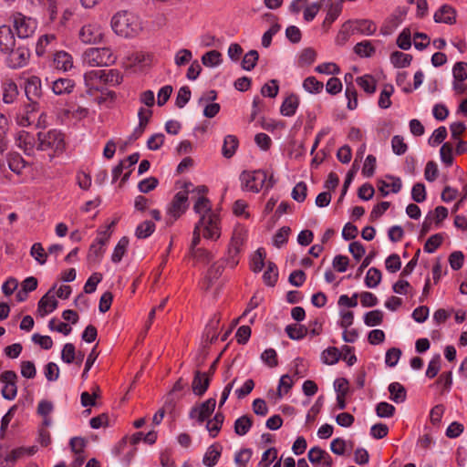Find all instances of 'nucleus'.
I'll return each instance as SVG.
<instances>
[{
    "mask_svg": "<svg viewBox=\"0 0 467 467\" xmlns=\"http://www.w3.org/2000/svg\"><path fill=\"white\" fill-rule=\"evenodd\" d=\"M111 27L117 35L124 37L135 36L142 30L139 17L127 11L117 13L112 17Z\"/></svg>",
    "mask_w": 467,
    "mask_h": 467,
    "instance_id": "nucleus-1",
    "label": "nucleus"
},
{
    "mask_svg": "<svg viewBox=\"0 0 467 467\" xmlns=\"http://www.w3.org/2000/svg\"><path fill=\"white\" fill-rule=\"evenodd\" d=\"M66 149L65 136L61 130L53 129L48 131H40L37 133L38 150H52L53 154H49L50 158L61 154Z\"/></svg>",
    "mask_w": 467,
    "mask_h": 467,
    "instance_id": "nucleus-2",
    "label": "nucleus"
},
{
    "mask_svg": "<svg viewBox=\"0 0 467 467\" xmlns=\"http://www.w3.org/2000/svg\"><path fill=\"white\" fill-rule=\"evenodd\" d=\"M24 89L28 104V112H37L40 109V100L44 96L42 81L37 76H30L24 81Z\"/></svg>",
    "mask_w": 467,
    "mask_h": 467,
    "instance_id": "nucleus-3",
    "label": "nucleus"
},
{
    "mask_svg": "<svg viewBox=\"0 0 467 467\" xmlns=\"http://www.w3.org/2000/svg\"><path fill=\"white\" fill-rule=\"evenodd\" d=\"M117 57L109 47H89L83 54L84 62L90 67H108L115 63Z\"/></svg>",
    "mask_w": 467,
    "mask_h": 467,
    "instance_id": "nucleus-4",
    "label": "nucleus"
},
{
    "mask_svg": "<svg viewBox=\"0 0 467 467\" xmlns=\"http://www.w3.org/2000/svg\"><path fill=\"white\" fill-rule=\"evenodd\" d=\"M10 19L19 38L29 37L36 29V21L32 17L26 16L22 13L16 12L13 14Z\"/></svg>",
    "mask_w": 467,
    "mask_h": 467,
    "instance_id": "nucleus-5",
    "label": "nucleus"
},
{
    "mask_svg": "<svg viewBox=\"0 0 467 467\" xmlns=\"http://www.w3.org/2000/svg\"><path fill=\"white\" fill-rule=\"evenodd\" d=\"M242 188L253 192H259L265 186L267 180V173L265 171L257 170L252 172L244 171L240 175Z\"/></svg>",
    "mask_w": 467,
    "mask_h": 467,
    "instance_id": "nucleus-6",
    "label": "nucleus"
},
{
    "mask_svg": "<svg viewBox=\"0 0 467 467\" xmlns=\"http://www.w3.org/2000/svg\"><path fill=\"white\" fill-rule=\"evenodd\" d=\"M4 55L6 56L5 61L10 68H21L27 65L30 57V51L25 45H15L12 50Z\"/></svg>",
    "mask_w": 467,
    "mask_h": 467,
    "instance_id": "nucleus-7",
    "label": "nucleus"
},
{
    "mask_svg": "<svg viewBox=\"0 0 467 467\" xmlns=\"http://www.w3.org/2000/svg\"><path fill=\"white\" fill-rule=\"evenodd\" d=\"M220 218L216 213L202 214L196 224L203 227V237L217 240L221 236Z\"/></svg>",
    "mask_w": 467,
    "mask_h": 467,
    "instance_id": "nucleus-8",
    "label": "nucleus"
},
{
    "mask_svg": "<svg viewBox=\"0 0 467 467\" xmlns=\"http://www.w3.org/2000/svg\"><path fill=\"white\" fill-rule=\"evenodd\" d=\"M189 207V198L186 196V192H178L172 198L167 213L168 215L171 218L167 222L168 224H172L176 220H178L188 209Z\"/></svg>",
    "mask_w": 467,
    "mask_h": 467,
    "instance_id": "nucleus-9",
    "label": "nucleus"
},
{
    "mask_svg": "<svg viewBox=\"0 0 467 467\" xmlns=\"http://www.w3.org/2000/svg\"><path fill=\"white\" fill-rule=\"evenodd\" d=\"M17 375L14 370H5L0 375V382L4 384L1 394L5 400H13L17 394Z\"/></svg>",
    "mask_w": 467,
    "mask_h": 467,
    "instance_id": "nucleus-10",
    "label": "nucleus"
},
{
    "mask_svg": "<svg viewBox=\"0 0 467 467\" xmlns=\"http://www.w3.org/2000/svg\"><path fill=\"white\" fill-rule=\"evenodd\" d=\"M215 406L216 400L210 398L199 406L192 407L190 410L189 417L191 419H196L198 422L202 423L210 418L214 411Z\"/></svg>",
    "mask_w": 467,
    "mask_h": 467,
    "instance_id": "nucleus-11",
    "label": "nucleus"
},
{
    "mask_svg": "<svg viewBox=\"0 0 467 467\" xmlns=\"http://www.w3.org/2000/svg\"><path fill=\"white\" fill-rule=\"evenodd\" d=\"M210 376H207V373L201 372L199 369L194 371L192 389L196 396L202 397L204 395L210 386Z\"/></svg>",
    "mask_w": 467,
    "mask_h": 467,
    "instance_id": "nucleus-12",
    "label": "nucleus"
},
{
    "mask_svg": "<svg viewBox=\"0 0 467 467\" xmlns=\"http://www.w3.org/2000/svg\"><path fill=\"white\" fill-rule=\"evenodd\" d=\"M16 45L15 35L10 26L3 25L0 26V52L7 53Z\"/></svg>",
    "mask_w": 467,
    "mask_h": 467,
    "instance_id": "nucleus-13",
    "label": "nucleus"
},
{
    "mask_svg": "<svg viewBox=\"0 0 467 467\" xmlns=\"http://www.w3.org/2000/svg\"><path fill=\"white\" fill-rule=\"evenodd\" d=\"M101 37V30L95 25H86L79 31V39L85 44L97 43Z\"/></svg>",
    "mask_w": 467,
    "mask_h": 467,
    "instance_id": "nucleus-14",
    "label": "nucleus"
},
{
    "mask_svg": "<svg viewBox=\"0 0 467 467\" xmlns=\"http://www.w3.org/2000/svg\"><path fill=\"white\" fill-rule=\"evenodd\" d=\"M433 18L436 23L452 25L456 22V11L451 5H443L436 11Z\"/></svg>",
    "mask_w": 467,
    "mask_h": 467,
    "instance_id": "nucleus-15",
    "label": "nucleus"
},
{
    "mask_svg": "<svg viewBox=\"0 0 467 467\" xmlns=\"http://www.w3.org/2000/svg\"><path fill=\"white\" fill-rule=\"evenodd\" d=\"M16 142L17 147L22 149L26 155H31L34 151L35 138L29 132L22 130L16 134Z\"/></svg>",
    "mask_w": 467,
    "mask_h": 467,
    "instance_id": "nucleus-16",
    "label": "nucleus"
},
{
    "mask_svg": "<svg viewBox=\"0 0 467 467\" xmlns=\"http://www.w3.org/2000/svg\"><path fill=\"white\" fill-rule=\"evenodd\" d=\"M75 88L74 80L70 78H57L51 83V89L55 95L70 94Z\"/></svg>",
    "mask_w": 467,
    "mask_h": 467,
    "instance_id": "nucleus-17",
    "label": "nucleus"
},
{
    "mask_svg": "<svg viewBox=\"0 0 467 467\" xmlns=\"http://www.w3.org/2000/svg\"><path fill=\"white\" fill-rule=\"evenodd\" d=\"M49 292H47L45 296H43L38 301L37 305V312L41 317L47 315L48 313L53 312L58 305L57 300L54 296H49Z\"/></svg>",
    "mask_w": 467,
    "mask_h": 467,
    "instance_id": "nucleus-18",
    "label": "nucleus"
},
{
    "mask_svg": "<svg viewBox=\"0 0 467 467\" xmlns=\"http://www.w3.org/2000/svg\"><path fill=\"white\" fill-rule=\"evenodd\" d=\"M299 106V98L297 95L292 93L283 101L280 112L283 116L292 117L296 114V111Z\"/></svg>",
    "mask_w": 467,
    "mask_h": 467,
    "instance_id": "nucleus-19",
    "label": "nucleus"
},
{
    "mask_svg": "<svg viewBox=\"0 0 467 467\" xmlns=\"http://www.w3.org/2000/svg\"><path fill=\"white\" fill-rule=\"evenodd\" d=\"M9 169L16 174H22L23 170L27 166V162L17 152H11L6 157Z\"/></svg>",
    "mask_w": 467,
    "mask_h": 467,
    "instance_id": "nucleus-20",
    "label": "nucleus"
},
{
    "mask_svg": "<svg viewBox=\"0 0 467 467\" xmlns=\"http://www.w3.org/2000/svg\"><path fill=\"white\" fill-rule=\"evenodd\" d=\"M221 453V445L217 443L211 445L203 456V464L207 467H213L218 462Z\"/></svg>",
    "mask_w": 467,
    "mask_h": 467,
    "instance_id": "nucleus-21",
    "label": "nucleus"
},
{
    "mask_svg": "<svg viewBox=\"0 0 467 467\" xmlns=\"http://www.w3.org/2000/svg\"><path fill=\"white\" fill-rule=\"evenodd\" d=\"M220 319L216 316H214L207 324L203 337L206 344H213L216 341L218 337V327H219Z\"/></svg>",
    "mask_w": 467,
    "mask_h": 467,
    "instance_id": "nucleus-22",
    "label": "nucleus"
},
{
    "mask_svg": "<svg viewBox=\"0 0 467 467\" xmlns=\"http://www.w3.org/2000/svg\"><path fill=\"white\" fill-rule=\"evenodd\" d=\"M94 88L100 91V95L95 99V101L99 105H106L107 108H111L117 98L116 92L104 88L103 87H95Z\"/></svg>",
    "mask_w": 467,
    "mask_h": 467,
    "instance_id": "nucleus-23",
    "label": "nucleus"
},
{
    "mask_svg": "<svg viewBox=\"0 0 467 467\" xmlns=\"http://www.w3.org/2000/svg\"><path fill=\"white\" fill-rule=\"evenodd\" d=\"M390 400L395 403H402L407 399L406 389L399 382H392L388 387Z\"/></svg>",
    "mask_w": 467,
    "mask_h": 467,
    "instance_id": "nucleus-24",
    "label": "nucleus"
},
{
    "mask_svg": "<svg viewBox=\"0 0 467 467\" xmlns=\"http://www.w3.org/2000/svg\"><path fill=\"white\" fill-rule=\"evenodd\" d=\"M3 101L6 104L13 103L18 96V88L14 81L8 80L3 83Z\"/></svg>",
    "mask_w": 467,
    "mask_h": 467,
    "instance_id": "nucleus-25",
    "label": "nucleus"
},
{
    "mask_svg": "<svg viewBox=\"0 0 467 467\" xmlns=\"http://www.w3.org/2000/svg\"><path fill=\"white\" fill-rule=\"evenodd\" d=\"M355 32H358L363 35L371 36L377 30L376 24L368 19H358L353 21Z\"/></svg>",
    "mask_w": 467,
    "mask_h": 467,
    "instance_id": "nucleus-26",
    "label": "nucleus"
},
{
    "mask_svg": "<svg viewBox=\"0 0 467 467\" xmlns=\"http://www.w3.org/2000/svg\"><path fill=\"white\" fill-rule=\"evenodd\" d=\"M354 23L352 20L345 22L336 37L337 45L343 46L349 39L350 36L355 33Z\"/></svg>",
    "mask_w": 467,
    "mask_h": 467,
    "instance_id": "nucleus-27",
    "label": "nucleus"
},
{
    "mask_svg": "<svg viewBox=\"0 0 467 467\" xmlns=\"http://www.w3.org/2000/svg\"><path fill=\"white\" fill-rule=\"evenodd\" d=\"M54 64L57 68L67 71L73 67L72 57L65 51L57 52L54 57Z\"/></svg>",
    "mask_w": 467,
    "mask_h": 467,
    "instance_id": "nucleus-28",
    "label": "nucleus"
},
{
    "mask_svg": "<svg viewBox=\"0 0 467 467\" xmlns=\"http://www.w3.org/2000/svg\"><path fill=\"white\" fill-rule=\"evenodd\" d=\"M238 139L234 135H227L224 138L222 153L224 158L230 159L233 157L238 148Z\"/></svg>",
    "mask_w": 467,
    "mask_h": 467,
    "instance_id": "nucleus-29",
    "label": "nucleus"
},
{
    "mask_svg": "<svg viewBox=\"0 0 467 467\" xmlns=\"http://www.w3.org/2000/svg\"><path fill=\"white\" fill-rule=\"evenodd\" d=\"M342 8V5L337 2L335 5H331V8L327 10V16L322 24V27L326 32L330 28L331 25L340 16Z\"/></svg>",
    "mask_w": 467,
    "mask_h": 467,
    "instance_id": "nucleus-30",
    "label": "nucleus"
},
{
    "mask_svg": "<svg viewBox=\"0 0 467 467\" xmlns=\"http://www.w3.org/2000/svg\"><path fill=\"white\" fill-rule=\"evenodd\" d=\"M224 420V415L223 412L218 411L213 420H208L206 423V429L208 430L211 437L215 438L222 429Z\"/></svg>",
    "mask_w": 467,
    "mask_h": 467,
    "instance_id": "nucleus-31",
    "label": "nucleus"
},
{
    "mask_svg": "<svg viewBox=\"0 0 467 467\" xmlns=\"http://www.w3.org/2000/svg\"><path fill=\"white\" fill-rule=\"evenodd\" d=\"M253 426L251 416L244 415L234 421V432L239 436L245 435Z\"/></svg>",
    "mask_w": 467,
    "mask_h": 467,
    "instance_id": "nucleus-32",
    "label": "nucleus"
},
{
    "mask_svg": "<svg viewBox=\"0 0 467 467\" xmlns=\"http://www.w3.org/2000/svg\"><path fill=\"white\" fill-rule=\"evenodd\" d=\"M265 251L264 248H258L253 254L250 261V268L254 273H259L264 268L265 263Z\"/></svg>",
    "mask_w": 467,
    "mask_h": 467,
    "instance_id": "nucleus-33",
    "label": "nucleus"
},
{
    "mask_svg": "<svg viewBox=\"0 0 467 467\" xmlns=\"http://www.w3.org/2000/svg\"><path fill=\"white\" fill-rule=\"evenodd\" d=\"M289 338L293 340H300L308 333V329L304 325L291 324L285 328Z\"/></svg>",
    "mask_w": 467,
    "mask_h": 467,
    "instance_id": "nucleus-34",
    "label": "nucleus"
},
{
    "mask_svg": "<svg viewBox=\"0 0 467 467\" xmlns=\"http://www.w3.org/2000/svg\"><path fill=\"white\" fill-rule=\"evenodd\" d=\"M412 56L400 51H394L390 55V61L395 67H406L411 63Z\"/></svg>",
    "mask_w": 467,
    "mask_h": 467,
    "instance_id": "nucleus-35",
    "label": "nucleus"
},
{
    "mask_svg": "<svg viewBox=\"0 0 467 467\" xmlns=\"http://www.w3.org/2000/svg\"><path fill=\"white\" fill-rule=\"evenodd\" d=\"M129 242L130 241L127 236H123L122 238L119 239L111 255V260L113 263L117 264L121 261L122 257L127 252Z\"/></svg>",
    "mask_w": 467,
    "mask_h": 467,
    "instance_id": "nucleus-36",
    "label": "nucleus"
},
{
    "mask_svg": "<svg viewBox=\"0 0 467 467\" xmlns=\"http://www.w3.org/2000/svg\"><path fill=\"white\" fill-rule=\"evenodd\" d=\"M357 84L368 94H373L376 91V80L371 75H364L356 79Z\"/></svg>",
    "mask_w": 467,
    "mask_h": 467,
    "instance_id": "nucleus-37",
    "label": "nucleus"
},
{
    "mask_svg": "<svg viewBox=\"0 0 467 467\" xmlns=\"http://www.w3.org/2000/svg\"><path fill=\"white\" fill-rule=\"evenodd\" d=\"M327 456H330L329 453L318 446L311 448L307 452V458L314 465L324 462Z\"/></svg>",
    "mask_w": 467,
    "mask_h": 467,
    "instance_id": "nucleus-38",
    "label": "nucleus"
},
{
    "mask_svg": "<svg viewBox=\"0 0 467 467\" xmlns=\"http://www.w3.org/2000/svg\"><path fill=\"white\" fill-rule=\"evenodd\" d=\"M354 52L361 57H372L376 49L368 40L361 41L354 47Z\"/></svg>",
    "mask_w": 467,
    "mask_h": 467,
    "instance_id": "nucleus-39",
    "label": "nucleus"
},
{
    "mask_svg": "<svg viewBox=\"0 0 467 467\" xmlns=\"http://www.w3.org/2000/svg\"><path fill=\"white\" fill-rule=\"evenodd\" d=\"M393 92L394 87L391 84H387L384 86L378 101V105L380 109H386L391 106L390 97Z\"/></svg>",
    "mask_w": 467,
    "mask_h": 467,
    "instance_id": "nucleus-40",
    "label": "nucleus"
},
{
    "mask_svg": "<svg viewBox=\"0 0 467 467\" xmlns=\"http://www.w3.org/2000/svg\"><path fill=\"white\" fill-rule=\"evenodd\" d=\"M342 354L336 347H329L322 352V360L325 364L334 365L338 362Z\"/></svg>",
    "mask_w": 467,
    "mask_h": 467,
    "instance_id": "nucleus-41",
    "label": "nucleus"
},
{
    "mask_svg": "<svg viewBox=\"0 0 467 467\" xmlns=\"http://www.w3.org/2000/svg\"><path fill=\"white\" fill-rule=\"evenodd\" d=\"M222 62V54L217 50L206 52L202 57V63L208 67H213Z\"/></svg>",
    "mask_w": 467,
    "mask_h": 467,
    "instance_id": "nucleus-42",
    "label": "nucleus"
},
{
    "mask_svg": "<svg viewBox=\"0 0 467 467\" xmlns=\"http://www.w3.org/2000/svg\"><path fill=\"white\" fill-rule=\"evenodd\" d=\"M155 231V223L151 221H144L140 223L135 231V235L139 239H145L152 234Z\"/></svg>",
    "mask_w": 467,
    "mask_h": 467,
    "instance_id": "nucleus-43",
    "label": "nucleus"
},
{
    "mask_svg": "<svg viewBox=\"0 0 467 467\" xmlns=\"http://www.w3.org/2000/svg\"><path fill=\"white\" fill-rule=\"evenodd\" d=\"M381 272L376 267H371L367 272L365 284L368 287L374 288L379 285L381 281Z\"/></svg>",
    "mask_w": 467,
    "mask_h": 467,
    "instance_id": "nucleus-44",
    "label": "nucleus"
},
{
    "mask_svg": "<svg viewBox=\"0 0 467 467\" xmlns=\"http://www.w3.org/2000/svg\"><path fill=\"white\" fill-rule=\"evenodd\" d=\"M384 314L381 310L369 311L364 316V323L368 327H376L383 322Z\"/></svg>",
    "mask_w": 467,
    "mask_h": 467,
    "instance_id": "nucleus-45",
    "label": "nucleus"
},
{
    "mask_svg": "<svg viewBox=\"0 0 467 467\" xmlns=\"http://www.w3.org/2000/svg\"><path fill=\"white\" fill-rule=\"evenodd\" d=\"M317 58V52L312 47L304 48L298 57V66L303 67L310 66Z\"/></svg>",
    "mask_w": 467,
    "mask_h": 467,
    "instance_id": "nucleus-46",
    "label": "nucleus"
},
{
    "mask_svg": "<svg viewBox=\"0 0 467 467\" xmlns=\"http://www.w3.org/2000/svg\"><path fill=\"white\" fill-rule=\"evenodd\" d=\"M303 88L309 93L317 94L322 91L324 84L315 77H307L303 82Z\"/></svg>",
    "mask_w": 467,
    "mask_h": 467,
    "instance_id": "nucleus-47",
    "label": "nucleus"
},
{
    "mask_svg": "<svg viewBox=\"0 0 467 467\" xmlns=\"http://www.w3.org/2000/svg\"><path fill=\"white\" fill-rule=\"evenodd\" d=\"M259 58V54L256 50H250L247 52L242 60V67L244 70L250 71L252 70L255 66Z\"/></svg>",
    "mask_w": 467,
    "mask_h": 467,
    "instance_id": "nucleus-48",
    "label": "nucleus"
},
{
    "mask_svg": "<svg viewBox=\"0 0 467 467\" xmlns=\"http://www.w3.org/2000/svg\"><path fill=\"white\" fill-rule=\"evenodd\" d=\"M246 231L243 228H235L232 234L229 245L241 249L246 241Z\"/></svg>",
    "mask_w": 467,
    "mask_h": 467,
    "instance_id": "nucleus-49",
    "label": "nucleus"
},
{
    "mask_svg": "<svg viewBox=\"0 0 467 467\" xmlns=\"http://www.w3.org/2000/svg\"><path fill=\"white\" fill-rule=\"evenodd\" d=\"M291 233L289 226L281 227L274 235V245L280 248L288 241V236Z\"/></svg>",
    "mask_w": 467,
    "mask_h": 467,
    "instance_id": "nucleus-50",
    "label": "nucleus"
},
{
    "mask_svg": "<svg viewBox=\"0 0 467 467\" xmlns=\"http://www.w3.org/2000/svg\"><path fill=\"white\" fill-rule=\"evenodd\" d=\"M376 414L379 418H389L392 417L396 411V409L393 405L381 401L376 406Z\"/></svg>",
    "mask_w": 467,
    "mask_h": 467,
    "instance_id": "nucleus-51",
    "label": "nucleus"
},
{
    "mask_svg": "<svg viewBox=\"0 0 467 467\" xmlns=\"http://www.w3.org/2000/svg\"><path fill=\"white\" fill-rule=\"evenodd\" d=\"M443 241V236L441 234H435L428 238L424 244V251L426 253H434L435 250L441 246Z\"/></svg>",
    "mask_w": 467,
    "mask_h": 467,
    "instance_id": "nucleus-52",
    "label": "nucleus"
},
{
    "mask_svg": "<svg viewBox=\"0 0 467 467\" xmlns=\"http://www.w3.org/2000/svg\"><path fill=\"white\" fill-rule=\"evenodd\" d=\"M345 94L348 99V109L350 110L355 109L358 107V92L352 82L347 85Z\"/></svg>",
    "mask_w": 467,
    "mask_h": 467,
    "instance_id": "nucleus-53",
    "label": "nucleus"
},
{
    "mask_svg": "<svg viewBox=\"0 0 467 467\" xmlns=\"http://www.w3.org/2000/svg\"><path fill=\"white\" fill-rule=\"evenodd\" d=\"M291 195L295 201L298 202H303L307 195L306 183L304 182H299L298 183H296V186L293 188Z\"/></svg>",
    "mask_w": 467,
    "mask_h": 467,
    "instance_id": "nucleus-54",
    "label": "nucleus"
},
{
    "mask_svg": "<svg viewBox=\"0 0 467 467\" xmlns=\"http://www.w3.org/2000/svg\"><path fill=\"white\" fill-rule=\"evenodd\" d=\"M191 95H192V92L188 86L182 87L178 91L176 100H175V105L179 109H182L189 102V100L191 99Z\"/></svg>",
    "mask_w": 467,
    "mask_h": 467,
    "instance_id": "nucleus-55",
    "label": "nucleus"
},
{
    "mask_svg": "<svg viewBox=\"0 0 467 467\" xmlns=\"http://www.w3.org/2000/svg\"><path fill=\"white\" fill-rule=\"evenodd\" d=\"M452 75L455 81H464L467 79V63L456 62L452 68Z\"/></svg>",
    "mask_w": 467,
    "mask_h": 467,
    "instance_id": "nucleus-56",
    "label": "nucleus"
},
{
    "mask_svg": "<svg viewBox=\"0 0 467 467\" xmlns=\"http://www.w3.org/2000/svg\"><path fill=\"white\" fill-rule=\"evenodd\" d=\"M279 91L278 81L276 79H271L268 83H265L261 88V94L264 97L275 98Z\"/></svg>",
    "mask_w": 467,
    "mask_h": 467,
    "instance_id": "nucleus-57",
    "label": "nucleus"
},
{
    "mask_svg": "<svg viewBox=\"0 0 467 467\" xmlns=\"http://www.w3.org/2000/svg\"><path fill=\"white\" fill-rule=\"evenodd\" d=\"M103 278L102 274L100 273H93L88 279L87 280L84 285V292L86 294H92L96 291L97 285L101 282Z\"/></svg>",
    "mask_w": 467,
    "mask_h": 467,
    "instance_id": "nucleus-58",
    "label": "nucleus"
},
{
    "mask_svg": "<svg viewBox=\"0 0 467 467\" xmlns=\"http://www.w3.org/2000/svg\"><path fill=\"white\" fill-rule=\"evenodd\" d=\"M193 210L196 213H200V214L202 212L207 213L206 214L213 213L212 212V206H211L210 200L204 196H200L197 199V201L195 202V203L193 205Z\"/></svg>",
    "mask_w": 467,
    "mask_h": 467,
    "instance_id": "nucleus-59",
    "label": "nucleus"
},
{
    "mask_svg": "<svg viewBox=\"0 0 467 467\" xmlns=\"http://www.w3.org/2000/svg\"><path fill=\"white\" fill-rule=\"evenodd\" d=\"M452 145L449 142H445L441 150V159L443 163H445L446 166H451L453 162V156H452Z\"/></svg>",
    "mask_w": 467,
    "mask_h": 467,
    "instance_id": "nucleus-60",
    "label": "nucleus"
},
{
    "mask_svg": "<svg viewBox=\"0 0 467 467\" xmlns=\"http://www.w3.org/2000/svg\"><path fill=\"white\" fill-rule=\"evenodd\" d=\"M103 253V245L98 244V243L95 241L89 247V251L87 256L88 261L89 263H98Z\"/></svg>",
    "mask_w": 467,
    "mask_h": 467,
    "instance_id": "nucleus-61",
    "label": "nucleus"
},
{
    "mask_svg": "<svg viewBox=\"0 0 467 467\" xmlns=\"http://www.w3.org/2000/svg\"><path fill=\"white\" fill-rule=\"evenodd\" d=\"M441 369V356L435 355L429 362L428 368L426 370V377L429 379L435 378Z\"/></svg>",
    "mask_w": 467,
    "mask_h": 467,
    "instance_id": "nucleus-62",
    "label": "nucleus"
},
{
    "mask_svg": "<svg viewBox=\"0 0 467 467\" xmlns=\"http://www.w3.org/2000/svg\"><path fill=\"white\" fill-rule=\"evenodd\" d=\"M447 134V130L444 126L439 127L433 131L431 137L429 139V144L432 147L441 144L446 139Z\"/></svg>",
    "mask_w": 467,
    "mask_h": 467,
    "instance_id": "nucleus-63",
    "label": "nucleus"
},
{
    "mask_svg": "<svg viewBox=\"0 0 467 467\" xmlns=\"http://www.w3.org/2000/svg\"><path fill=\"white\" fill-rule=\"evenodd\" d=\"M261 359L270 368H275L278 365L277 354L274 348L265 349L261 355Z\"/></svg>",
    "mask_w": 467,
    "mask_h": 467,
    "instance_id": "nucleus-64",
    "label": "nucleus"
}]
</instances>
